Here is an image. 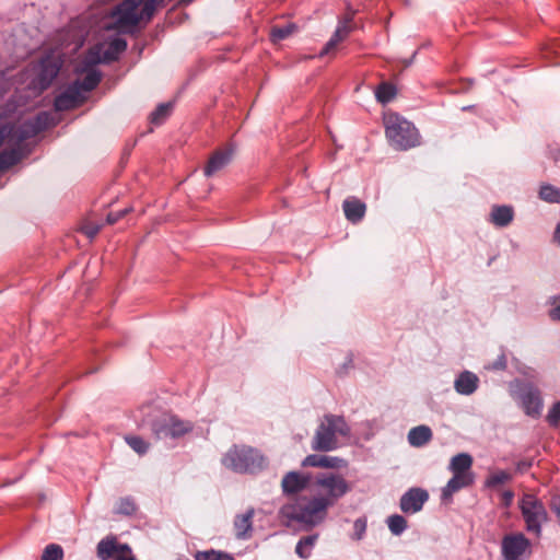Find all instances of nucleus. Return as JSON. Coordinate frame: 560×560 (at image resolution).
Instances as JSON below:
<instances>
[{"mask_svg": "<svg viewBox=\"0 0 560 560\" xmlns=\"http://www.w3.org/2000/svg\"><path fill=\"white\" fill-rule=\"evenodd\" d=\"M163 0H121L104 15L103 26L119 34L132 33L141 21H150Z\"/></svg>", "mask_w": 560, "mask_h": 560, "instance_id": "obj_1", "label": "nucleus"}, {"mask_svg": "<svg viewBox=\"0 0 560 560\" xmlns=\"http://www.w3.org/2000/svg\"><path fill=\"white\" fill-rule=\"evenodd\" d=\"M384 124L386 137L396 150L404 151L420 144L418 129L404 117L388 114L384 117Z\"/></svg>", "mask_w": 560, "mask_h": 560, "instance_id": "obj_2", "label": "nucleus"}, {"mask_svg": "<svg viewBox=\"0 0 560 560\" xmlns=\"http://www.w3.org/2000/svg\"><path fill=\"white\" fill-rule=\"evenodd\" d=\"M471 466L472 457L467 453H460L452 457L448 469L453 476L443 488L442 497L444 499H451L455 492L474 483L475 475Z\"/></svg>", "mask_w": 560, "mask_h": 560, "instance_id": "obj_3", "label": "nucleus"}, {"mask_svg": "<svg viewBox=\"0 0 560 560\" xmlns=\"http://www.w3.org/2000/svg\"><path fill=\"white\" fill-rule=\"evenodd\" d=\"M331 505L328 500L318 493L304 506L295 504L284 505L281 509V514L290 521H298L313 526L324 520L327 509Z\"/></svg>", "mask_w": 560, "mask_h": 560, "instance_id": "obj_4", "label": "nucleus"}, {"mask_svg": "<svg viewBox=\"0 0 560 560\" xmlns=\"http://www.w3.org/2000/svg\"><path fill=\"white\" fill-rule=\"evenodd\" d=\"M223 465L235 471L254 472L266 466V458L249 446H234L223 457Z\"/></svg>", "mask_w": 560, "mask_h": 560, "instance_id": "obj_5", "label": "nucleus"}, {"mask_svg": "<svg viewBox=\"0 0 560 560\" xmlns=\"http://www.w3.org/2000/svg\"><path fill=\"white\" fill-rule=\"evenodd\" d=\"M347 434V425L342 418L327 416L316 431L313 448L316 451H332L337 447V435Z\"/></svg>", "mask_w": 560, "mask_h": 560, "instance_id": "obj_6", "label": "nucleus"}, {"mask_svg": "<svg viewBox=\"0 0 560 560\" xmlns=\"http://www.w3.org/2000/svg\"><path fill=\"white\" fill-rule=\"evenodd\" d=\"M520 508L528 532L539 535L541 525L547 521V512L542 503L533 494L523 495Z\"/></svg>", "mask_w": 560, "mask_h": 560, "instance_id": "obj_7", "label": "nucleus"}, {"mask_svg": "<svg viewBox=\"0 0 560 560\" xmlns=\"http://www.w3.org/2000/svg\"><path fill=\"white\" fill-rule=\"evenodd\" d=\"M152 430L158 439H175L190 432L192 424L175 415L164 413L153 422Z\"/></svg>", "mask_w": 560, "mask_h": 560, "instance_id": "obj_8", "label": "nucleus"}, {"mask_svg": "<svg viewBox=\"0 0 560 560\" xmlns=\"http://www.w3.org/2000/svg\"><path fill=\"white\" fill-rule=\"evenodd\" d=\"M503 560H527L532 555V542L522 533H511L501 541Z\"/></svg>", "mask_w": 560, "mask_h": 560, "instance_id": "obj_9", "label": "nucleus"}, {"mask_svg": "<svg viewBox=\"0 0 560 560\" xmlns=\"http://www.w3.org/2000/svg\"><path fill=\"white\" fill-rule=\"evenodd\" d=\"M315 485L320 489L319 494L332 505L350 491L347 480L337 474H323L316 477Z\"/></svg>", "mask_w": 560, "mask_h": 560, "instance_id": "obj_10", "label": "nucleus"}, {"mask_svg": "<svg viewBox=\"0 0 560 560\" xmlns=\"http://www.w3.org/2000/svg\"><path fill=\"white\" fill-rule=\"evenodd\" d=\"M126 48L127 42L120 37H114L109 42L98 43L89 50L86 62L96 65L116 60Z\"/></svg>", "mask_w": 560, "mask_h": 560, "instance_id": "obj_11", "label": "nucleus"}, {"mask_svg": "<svg viewBox=\"0 0 560 560\" xmlns=\"http://www.w3.org/2000/svg\"><path fill=\"white\" fill-rule=\"evenodd\" d=\"M38 133V127H35L31 119L25 120L19 126H2L0 128V145L13 144L21 145V143Z\"/></svg>", "mask_w": 560, "mask_h": 560, "instance_id": "obj_12", "label": "nucleus"}, {"mask_svg": "<svg viewBox=\"0 0 560 560\" xmlns=\"http://www.w3.org/2000/svg\"><path fill=\"white\" fill-rule=\"evenodd\" d=\"M85 98L80 91L79 85H69L60 95L55 100V108L57 110H68L77 107Z\"/></svg>", "mask_w": 560, "mask_h": 560, "instance_id": "obj_13", "label": "nucleus"}, {"mask_svg": "<svg viewBox=\"0 0 560 560\" xmlns=\"http://www.w3.org/2000/svg\"><path fill=\"white\" fill-rule=\"evenodd\" d=\"M121 552L125 555L130 553L128 545L118 544L115 537H106L97 545V557L101 560H108L109 558H117Z\"/></svg>", "mask_w": 560, "mask_h": 560, "instance_id": "obj_14", "label": "nucleus"}, {"mask_svg": "<svg viewBox=\"0 0 560 560\" xmlns=\"http://www.w3.org/2000/svg\"><path fill=\"white\" fill-rule=\"evenodd\" d=\"M347 465L348 463L346 459L328 455H308L302 462L303 467H320L330 469L346 468Z\"/></svg>", "mask_w": 560, "mask_h": 560, "instance_id": "obj_15", "label": "nucleus"}, {"mask_svg": "<svg viewBox=\"0 0 560 560\" xmlns=\"http://www.w3.org/2000/svg\"><path fill=\"white\" fill-rule=\"evenodd\" d=\"M428 500V493L421 489H411L406 492L400 500V509L405 513L419 512Z\"/></svg>", "mask_w": 560, "mask_h": 560, "instance_id": "obj_16", "label": "nucleus"}, {"mask_svg": "<svg viewBox=\"0 0 560 560\" xmlns=\"http://www.w3.org/2000/svg\"><path fill=\"white\" fill-rule=\"evenodd\" d=\"M233 153L232 148L214 152L205 167V175L211 177L222 171L231 162Z\"/></svg>", "mask_w": 560, "mask_h": 560, "instance_id": "obj_17", "label": "nucleus"}, {"mask_svg": "<svg viewBox=\"0 0 560 560\" xmlns=\"http://www.w3.org/2000/svg\"><path fill=\"white\" fill-rule=\"evenodd\" d=\"M352 18L348 16L343 21H341L336 28L335 33L332 34L331 38L328 40V43L325 45V47L319 52V57H324L328 54H330L339 43L345 40L349 34L352 31V27L350 25Z\"/></svg>", "mask_w": 560, "mask_h": 560, "instance_id": "obj_18", "label": "nucleus"}, {"mask_svg": "<svg viewBox=\"0 0 560 560\" xmlns=\"http://www.w3.org/2000/svg\"><path fill=\"white\" fill-rule=\"evenodd\" d=\"M342 209L346 219L355 224L364 218L366 205L355 197H350L343 201Z\"/></svg>", "mask_w": 560, "mask_h": 560, "instance_id": "obj_19", "label": "nucleus"}, {"mask_svg": "<svg viewBox=\"0 0 560 560\" xmlns=\"http://www.w3.org/2000/svg\"><path fill=\"white\" fill-rule=\"evenodd\" d=\"M59 72V66L51 58H45L39 63L38 85L46 89Z\"/></svg>", "mask_w": 560, "mask_h": 560, "instance_id": "obj_20", "label": "nucleus"}, {"mask_svg": "<svg viewBox=\"0 0 560 560\" xmlns=\"http://www.w3.org/2000/svg\"><path fill=\"white\" fill-rule=\"evenodd\" d=\"M308 478L296 471L288 472L281 482V487L284 493L294 494L306 488Z\"/></svg>", "mask_w": 560, "mask_h": 560, "instance_id": "obj_21", "label": "nucleus"}, {"mask_svg": "<svg viewBox=\"0 0 560 560\" xmlns=\"http://www.w3.org/2000/svg\"><path fill=\"white\" fill-rule=\"evenodd\" d=\"M521 400L525 412L529 416H537L541 409V399L539 393L532 388H524Z\"/></svg>", "mask_w": 560, "mask_h": 560, "instance_id": "obj_22", "label": "nucleus"}, {"mask_svg": "<svg viewBox=\"0 0 560 560\" xmlns=\"http://www.w3.org/2000/svg\"><path fill=\"white\" fill-rule=\"evenodd\" d=\"M478 377L471 372H463L455 381V389L462 395L472 394L478 386Z\"/></svg>", "mask_w": 560, "mask_h": 560, "instance_id": "obj_23", "label": "nucleus"}, {"mask_svg": "<svg viewBox=\"0 0 560 560\" xmlns=\"http://www.w3.org/2000/svg\"><path fill=\"white\" fill-rule=\"evenodd\" d=\"M513 217V208L509 206H494L490 213L491 222L500 228L509 225Z\"/></svg>", "mask_w": 560, "mask_h": 560, "instance_id": "obj_24", "label": "nucleus"}, {"mask_svg": "<svg viewBox=\"0 0 560 560\" xmlns=\"http://www.w3.org/2000/svg\"><path fill=\"white\" fill-rule=\"evenodd\" d=\"M432 439V431L427 425H418L412 428L408 433V442L415 447L427 444Z\"/></svg>", "mask_w": 560, "mask_h": 560, "instance_id": "obj_25", "label": "nucleus"}, {"mask_svg": "<svg viewBox=\"0 0 560 560\" xmlns=\"http://www.w3.org/2000/svg\"><path fill=\"white\" fill-rule=\"evenodd\" d=\"M7 145L9 149L0 152V172L13 166L21 159L20 145Z\"/></svg>", "mask_w": 560, "mask_h": 560, "instance_id": "obj_26", "label": "nucleus"}, {"mask_svg": "<svg viewBox=\"0 0 560 560\" xmlns=\"http://www.w3.org/2000/svg\"><path fill=\"white\" fill-rule=\"evenodd\" d=\"M254 516V511L248 510L246 513L242 515H237L234 521V528L236 536L238 538H246L252 530V518Z\"/></svg>", "mask_w": 560, "mask_h": 560, "instance_id": "obj_27", "label": "nucleus"}, {"mask_svg": "<svg viewBox=\"0 0 560 560\" xmlns=\"http://www.w3.org/2000/svg\"><path fill=\"white\" fill-rule=\"evenodd\" d=\"M101 81V74L95 69L90 70L85 77L80 81L77 80L73 82V85H79L81 93L84 95L85 93L92 91L97 86Z\"/></svg>", "mask_w": 560, "mask_h": 560, "instance_id": "obj_28", "label": "nucleus"}, {"mask_svg": "<svg viewBox=\"0 0 560 560\" xmlns=\"http://www.w3.org/2000/svg\"><path fill=\"white\" fill-rule=\"evenodd\" d=\"M512 474L506 470H492L486 479V487L498 488L512 479Z\"/></svg>", "mask_w": 560, "mask_h": 560, "instance_id": "obj_29", "label": "nucleus"}, {"mask_svg": "<svg viewBox=\"0 0 560 560\" xmlns=\"http://www.w3.org/2000/svg\"><path fill=\"white\" fill-rule=\"evenodd\" d=\"M396 93V88L393 84L388 82H383L376 88L375 97L377 102L382 104H387L394 100Z\"/></svg>", "mask_w": 560, "mask_h": 560, "instance_id": "obj_30", "label": "nucleus"}, {"mask_svg": "<svg viewBox=\"0 0 560 560\" xmlns=\"http://www.w3.org/2000/svg\"><path fill=\"white\" fill-rule=\"evenodd\" d=\"M296 31V25L293 23L284 26H273L270 31V38L273 43H278L282 39L288 38Z\"/></svg>", "mask_w": 560, "mask_h": 560, "instance_id": "obj_31", "label": "nucleus"}, {"mask_svg": "<svg viewBox=\"0 0 560 560\" xmlns=\"http://www.w3.org/2000/svg\"><path fill=\"white\" fill-rule=\"evenodd\" d=\"M195 560H234V558L228 552L211 549L197 551L195 553Z\"/></svg>", "mask_w": 560, "mask_h": 560, "instance_id": "obj_32", "label": "nucleus"}, {"mask_svg": "<svg viewBox=\"0 0 560 560\" xmlns=\"http://www.w3.org/2000/svg\"><path fill=\"white\" fill-rule=\"evenodd\" d=\"M539 197H540V199H542L547 202L559 203L560 202V189L552 185H549V184L542 185L539 190Z\"/></svg>", "mask_w": 560, "mask_h": 560, "instance_id": "obj_33", "label": "nucleus"}, {"mask_svg": "<svg viewBox=\"0 0 560 560\" xmlns=\"http://www.w3.org/2000/svg\"><path fill=\"white\" fill-rule=\"evenodd\" d=\"M125 441L139 455L145 454L150 446L147 441L137 435H126Z\"/></svg>", "mask_w": 560, "mask_h": 560, "instance_id": "obj_34", "label": "nucleus"}, {"mask_svg": "<svg viewBox=\"0 0 560 560\" xmlns=\"http://www.w3.org/2000/svg\"><path fill=\"white\" fill-rule=\"evenodd\" d=\"M317 539V536H307L302 538L295 548L296 553L301 558H307L311 555V549L313 548L315 541Z\"/></svg>", "mask_w": 560, "mask_h": 560, "instance_id": "obj_35", "label": "nucleus"}, {"mask_svg": "<svg viewBox=\"0 0 560 560\" xmlns=\"http://www.w3.org/2000/svg\"><path fill=\"white\" fill-rule=\"evenodd\" d=\"M171 109H172V104H170V103H164V104L159 105L156 107V109L150 116L151 122H153L155 125L162 124L170 115Z\"/></svg>", "mask_w": 560, "mask_h": 560, "instance_id": "obj_36", "label": "nucleus"}, {"mask_svg": "<svg viewBox=\"0 0 560 560\" xmlns=\"http://www.w3.org/2000/svg\"><path fill=\"white\" fill-rule=\"evenodd\" d=\"M387 525L394 535H400L406 529L407 522L400 515H392L387 520Z\"/></svg>", "mask_w": 560, "mask_h": 560, "instance_id": "obj_37", "label": "nucleus"}, {"mask_svg": "<svg viewBox=\"0 0 560 560\" xmlns=\"http://www.w3.org/2000/svg\"><path fill=\"white\" fill-rule=\"evenodd\" d=\"M63 557L62 548L58 545H48L43 555L40 560H61Z\"/></svg>", "mask_w": 560, "mask_h": 560, "instance_id": "obj_38", "label": "nucleus"}, {"mask_svg": "<svg viewBox=\"0 0 560 560\" xmlns=\"http://www.w3.org/2000/svg\"><path fill=\"white\" fill-rule=\"evenodd\" d=\"M135 511L136 505L131 498H121L116 503V513L129 515Z\"/></svg>", "mask_w": 560, "mask_h": 560, "instance_id": "obj_39", "label": "nucleus"}, {"mask_svg": "<svg viewBox=\"0 0 560 560\" xmlns=\"http://www.w3.org/2000/svg\"><path fill=\"white\" fill-rule=\"evenodd\" d=\"M35 127H38V132L48 127L50 115L47 113H39L34 119H31Z\"/></svg>", "mask_w": 560, "mask_h": 560, "instance_id": "obj_40", "label": "nucleus"}, {"mask_svg": "<svg viewBox=\"0 0 560 560\" xmlns=\"http://www.w3.org/2000/svg\"><path fill=\"white\" fill-rule=\"evenodd\" d=\"M548 420L552 425H560V402H557L550 409Z\"/></svg>", "mask_w": 560, "mask_h": 560, "instance_id": "obj_41", "label": "nucleus"}, {"mask_svg": "<svg viewBox=\"0 0 560 560\" xmlns=\"http://www.w3.org/2000/svg\"><path fill=\"white\" fill-rule=\"evenodd\" d=\"M101 228L100 224L90 222L83 225L82 231L89 238H93L98 234Z\"/></svg>", "mask_w": 560, "mask_h": 560, "instance_id": "obj_42", "label": "nucleus"}, {"mask_svg": "<svg viewBox=\"0 0 560 560\" xmlns=\"http://www.w3.org/2000/svg\"><path fill=\"white\" fill-rule=\"evenodd\" d=\"M354 535L357 539H361L366 529V521L359 518L353 524Z\"/></svg>", "mask_w": 560, "mask_h": 560, "instance_id": "obj_43", "label": "nucleus"}, {"mask_svg": "<svg viewBox=\"0 0 560 560\" xmlns=\"http://www.w3.org/2000/svg\"><path fill=\"white\" fill-rule=\"evenodd\" d=\"M125 213H126V211H124V212H119V213H116V214L109 213V214L107 215L106 221H107V223H108V224H114V223H115V222H117V221L119 220V218H121Z\"/></svg>", "mask_w": 560, "mask_h": 560, "instance_id": "obj_44", "label": "nucleus"}, {"mask_svg": "<svg viewBox=\"0 0 560 560\" xmlns=\"http://www.w3.org/2000/svg\"><path fill=\"white\" fill-rule=\"evenodd\" d=\"M549 316L552 320H560V305L552 308L550 312H549Z\"/></svg>", "mask_w": 560, "mask_h": 560, "instance_id": "obj_45", "label": "nucleus"}, {"mask_svg": "<svg viewBox=\"0 0 560 560\" xmlns=\"http://www.w3.org/2000/svg\"><path fill=\"white\" fill-rule=\"evenodd\" d=\"M114 560H136L131 552L128 553V555H125V552H121L117 558H115Z\"/></svg>", "mask_w": 560, "mask_h": 560, "instance_id": "obj_46", "label": "nucleus"}, {"mask_svg": "<svg viewBox=\"0 0 560 560\" xmlns=\"http://www.w3.org/2000/svg\"><path fill=\"white\" fill-rule=\"evenodd\" d=\"M553 238L560 245V223L556 228Z\"/></svg>", "mask_w": 560, "mask_h": 560, "instance_id": "obj_47", "label": "nucleus"}, {"mask_svg": "<svg viewBox=\"0 0 560 560\" xmlns=\"http://www.w3.org/2000/svg\"><path fill=\"white\" fill-rule=\"evenodd\" d=\"M503 499L505 501V504H510V502L512 501L513 499V493L508 491L503 494Z\"/></svg>", "mask_w": 560, "mask_h": 560, "instance_id": "obj_48", "label": "nucleus"}, {"mask_svg": "<svg viewBox=\"0 0 560 560\" xmlns=\"http://www.w3.org/2000/svg\"><path fill=\"white\" fill-rule=\"evenodd\" d=\"M559 155H560V150L558 148H555L551 150V156L555 161L558 160Z\"/></svg>", "mask_w": 560, "mask_h": 560, "instance_id": "obj_49", "label": "nucleus"}, {"mask_svg": "<svg viewBox=\"0 0 560 560\" xmlns=\"http://www.w3.org/2000/svg\"><path fill=\"white\" fill-rule=\"evenodd\" d=\"M85 276L90 278H95V275L92 272V266L89 265L85 271Z\"/></svg>", "mask_w": 560, "mask_h": 560, "instance_id": "obj_50", "label": "nucleus"}, {"mask_svg": "<svg viewBox=\"0 0 560 560\" xmlns=\"http://www.w3.org/2000/svg\"><path fill=\"white\" fill-rule=\"evenodd\" d=\"M528 465L527 464H518L517 469L523 471Z\"/></svg>", "mask_w": 560, "mask_h": 560, "instance_id": "obj_51", "label": "nucleus"}, {"mask_svg": "<svg viewBox=\"0 0 560 560\" xmlns=\"http://www.w3.org/2000/svg\"><path fill=\"white\" fill-rule=\"evenodd\" d=\"M556 512H557L558 516L560 517V508H556Z\"/></svg>", "mask_w": 560, "mask_h": 560, "instance_id": "obj_52", "label": "nucleus"}, {"mask_svg": "<svg viewBox=\"0 0 560 560\" xmlns=\"http://www.w3.org/2000/svg\"><path fill=\"white\" fill-rule=\"evenodd\" d=\"M178 560H184V559H178Z\"/></svg>", "mask_w": 560, "mask_h": 560, "instance_id": "obj_53", "label": "nucleus"}]
</instances>
